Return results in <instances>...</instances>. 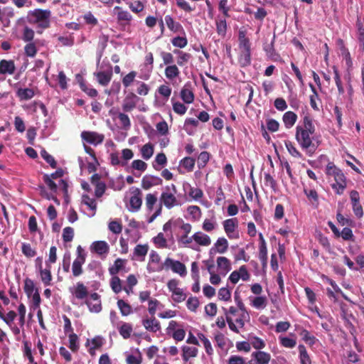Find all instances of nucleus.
<instances>
[{
	"instance_id": "obj_27",
	"label": "nucleus",
	"mask_w": 364,
	"mask_h": 364,
	"mask_svg": "<svg viewBox=\"0 0 364 364\" xmlns=\"http://www.w3.org/2000/svg\"><path fill=\"white\" fill-rule=\"evenodd\" d=\"M238 63L242 68L250 65L251 64V50H240Z\"/></svg>"
},
{
	"instance_id": "obj_55",
	"label": "nucleus",
	"mask_w": 364,
	"mask_h": 364,
	"mask_svg": "<svg viewBox=\"0 0 364 364\" xmlns=\"http://www.w3.org/2000/svg\"><path fill=\"white\" fill-rule=\"evenodd\" d=\"M41 157L48 163L50 164V166L53 168H55L57 166V162L55 160L54 157L49 154L45 149H43L41 151Z\"/></svg>"
},
{
	"instance_id": "obj_59",
	"label": "nucleus",
	"mask_w": 364,
	"mask_h": 364,
	"mask_svg": "<svg viewBox=\"0 0 364 364\" xmlns=\"http://www.w3.org/2000/svg\"><path fill=\"white\" fill-rule=\"evenodd\" d=\"M74 237V230L71 227H66L63 231V240L65 242H71Z\"/></svg>"
},
{
	"instance_id": "obj_3",
	"label": "nucleus",
	"mask_w": 364,
	"mask_h": 364,
	"mask_svg": "<svg viewBox=\"0 0 364 364\" xmlns=\"http://www.w3.org/2000/svg\"><path fill=\"white\" fill-rule=\"evenodd\" d=\"M168 269L171 268L172 271L175 273L180 274L181 276H184L186 274V267L184 264L181 262L180 261L173 260L171 258L167 257L163 265L159 267L156 269H151L149 268V272H156V271H161L163 269Z\"/></svg>"
},
{
	"instance_id": "obj_19",
	"label": "nucleus",
	"mask_w": 364,
	"mask_h": 364,
	"mask_svg": "<svg viewBox=\"0 0 364 364\" xmlns=\"http://www.w3.org/2000/svg\"><path fill=\"white\" fill-rule=\"evenodd\" d=\"M114 10L117 11V21L120 25L126 26L129 24V22L132 19V16L128 11L122 10L119 6H115Z\"/></svg>"
},
{
	"instance_id": "obj_16",
	"label": "nucleus",
	"mask_w": 364,
	"mask_h": 364,
	"mask_svg": "<svg viewBox=\"0 0 364 364\" xmlns=\"http://www.w3.org/2000/svg\"><path fill=\"white\" fill-rule=\"evenodd\" d=\"M274 41L275 35H273V36L272 37L271 42L269 43H265L263 46V49L269 58L274 61H277L280 58V56L274 49Z\"/></svg>"
},
{
	"instance_id": "obj_40",
	"label": "nucleus",
	"mask_w": 364,
	"mask_h": 364,
	"mask_svg": "<svg viewBox=\"0 0 364 364\" xmlns=\"http://www.w3.org/2000/svg\"><path fill=\"white\" fill-rule=\"evenodd\" d=\"M157 202V193H148L145 197V204L147 210L151 211L154 209V205Z\"/></svg>"
},
{
	"instance_id": "obj_6",
	"label": "nucleus",
	"mask_w": 364,
	"mask_h": 364,
	"mask_svg": "<svg viewBox=\"0 0 364 364\" xmlns=\"http://www.w3.org/2000/svg\"><path fill=\"white\" fill-rule=\"evenodd\" d=\"M81 137L83 141L95 146L102 144L105 139L103 134L90 131H83Z\"/></svg>"
},
{
	"instance_id": "obj_61",
	"label": "nucleus",
	"mask_w": 364,
	"mask_h": 364,
	"mask_svg": "<svg viewBox=\"0 0 364 364\" xmlns=\"http://www.w3.org/2000/svg\"><path fill=\"white\" fill-rule=\"evenodd\" d=\"M43 180L51 191H53V192L57 191L58 186L53 181V179L50 178V177L48 174H44L43 176Z\"/></svg>"
},
{
	"instance_id": "obj_13",
	"label": "nucleus",
	"mask_w": 364,
	"mask_h": 364,
	"mask_svg": "<svg viewBox=\"0 0 364 364\" xmlns=\"http://www.w3.org/2000/svg\"><path fill=\"white\" fill-rule=\"evenodd\" d=\"M161 183L162 179L155 176L145 175L141 179V187L144 190H149L151 187L161 185Z\"/></svg>"
},
{
	"instance_id": "obj_22",
	"label": "nucleus",
	"mask_w": 364,
	"mask_h": 364,
	"mask_svg": "<svg viewBox=\"0 0 364 364\" xmlns=\"http://www.w3.org/2000/svg\"><path fill=\"white\" fill-rule=\"evenodd\" d=\"M16 70L14 62L13 60H1L0 61V74L12 75Z\"/></svg>"
},
{
	"instance_id": "obj_62",
	"label": "nucleus",
	"mask_w": 364,
	"mask_h": 364,
	"mask_svg": "<svg viewBox=\"0 0 364 364\" xmlns=\"http://www.w3.org/2000/svg\"><path fill=\"white\" fill-rule=\"evenodd\" d=\"M173 300L175 302L180 303L183 301L186 298V294L183 293V289H178L172 292Z\"/></svg>"
},
{
	"instance_id": "obj_18",
	"label": "nucleus",
	"mask_w": 364,
	"mask_h": 364,
	"mask_svg": "<svg viewBox=\"0 0 364 364\" xmlns=\"http://www.w3.org/2000/svg\"><path fill=\"white\" fill-rule=\"evenodd\" d=\"M164 20L167 27L173 33H185L182 25L179 22L175 21L171 15H166L164 18Z\"/></svg>"
},
{
	"instance_id": "obj_21",
	"label": "nucleus",
	"mask_w": 364,
	"mask_h": 364,
	"mask_svg": "<svg viewBox=\"0 0 364 364\" xmlns=\"http://www.w3.org/2000/svg\"><path fill=\"white\" fill-rule=\"evenodd\" d=\"M127 260L117 258L112 266L109 268V272L112 276L117 275L120 271L124 270Z\"/></svg>"
},
{
	"instance_id": "obj_30",
	"label": "nucleus",
	"mask_w": 364,
	"mask_h": 364,
	"mask_svg": "<svg viewBox=\"0 0 364 364\" xmlns=\"http://www.w3.org/2000/svg\"><path fill=\"white\" fill-rule=\"evenodd\" d=\"M117 304L122 316H127L132 313L131 305L123 299H118Z\"/></svg>"
},
{
	"instance_id": "obj_60",
	"label": "nucleus",
	"mask_w": 364,
	"mask_h": 364,
	"mask_svg": "<svg viewBox=\"0 0 364 364\" xmlns=\"http://www.w3.org/2000/svg\"><path fill=\"white\" fill-rule=\"evenodd\" d=\"M266 304L267 299L264 296H257L252 301V305L256 309H264Z\"/></svg>"
},
{
	"instance_id": "obj_37",
	"label": "nucleus",
	"mask_w": 364,
	"mask_h": 364,
	"mask_svg": "<svg viewBox=\"0 0 364 364\" xmlns=\"http://www.w3.org/2000/svg\"><path fill=\"white\" fill-rule=\"evenodd\" d=\"M301 131H306L307 132H311V134H314L315 127L313 124L312 119L309 117V116H304L303 119V124L301 127Z\"/></svg>"
},
{
	"instance_id": "obj_49",
	"label": "nucleus",
	"mask_w": 364,
	"mask_h": 364,
	"mask_svg": "<svg viewBox=\"0 0 364 364\" xmlns=\"http://www.w3.org/2000/svg\"><path fill=\"white\" fill-rule=\"evenodd\" d=\"M196 161L192 157H185L181 161V165L188 171H192L195 166Z\"/></svg>"
},
{
	"instance_id": "obj_29",
	"label": "nucleus",
	"mask_w": 364,
	"mask_h": 364,
	"mask_svg": "<svg viewBox=\"0 0 364 364\" xmlns=\"http://www.w3.org/2000/svg\"><path fill=\"white\" fill-rule=\"evenodd\" d=\"M181 97L186 104H191L193 102L194 94L189 88H188L187 85H186L181 91Z\"/></svg>"
},
{
	"instance_id": "obj_52",
	"label": "nucleus",
	"mask_w": 364,
	"mask_h": 364,
	"mask_svg": "<svg viewBox=\"0 0 364 364\" xmlns=\"http://www.w3.org/2000/svg\"><path fill=\"white\" fill-rule=\"evenodd\" d=\"M342 171L336 167L333 163L329 162L326 168V173L329 177H336L337 173H340Z\"/></svg>"
},
{
	"instance_id": "obj_11",
	"label": "nucleus",
	"mask_w": 364,
	"mask_h": 364,
	"mask_svg": "<svg viewBox=\"0 0 364 364\" xmlns=\"http://www.w3.org/2000/svg\"><path fill=\"white\" fill-rule=\"evenodd\" d=\"M139 98L134 93L129 92L126 95L122 104V109L124 112L132 111L137 105Z\"/></svg>"
},
{
	"instance_id": "obj_31",
	"label": "nucleus",
	"mask_w": 364,
	"mask_h": 364,
	"mask_svg": "<svg viewBox=\"0 0 364 364\" xmlns=\"http://www.w3.org/2000/svg\"><path fill=\"white\" fill-rule=\"evenodd\" d=\"M252 356L255 357L257 364H268L271 358L270 354L264 351L254 352Z\"/></svg>"
},
{
	"instance_id": "obj_54",
	"label": "nucleus",
	"mask_w": 364,
	"mask_h": 364,
	"mask_svg": "<svg viewBox=\"0 0 364 364\" xmlns=\"http://www.w3.org/2000/svg\"><path fill=\"white\" fill-rule=\"evenodd\" d=\"M171 43L175 47L183 48L187 46L188 40L186 37L176 36L172 38Z\"/></svg>"
},
{
	"instance_id": "obj_7",
	"label": "nucleus",
	"mask_w": 364,
	"mask_h": 364,
	"mask_svg": "<svg viewBox=\"0 0 364 364\" xmlns=\"http://www.w3.org/2000/svg\"><path fill=\"white\" fill-rule=\"evenodd\" d=\"M70 293L75 299L77 300H84L90 296L87 287L82 282H77L76 285L70 289Z\"/></svg>"
},
{
	"instance_id": "obj_48",
	"label": "nucleus",
	"mask_w": 364,
	"mask_h": 364,
	"mask_svg": "<svg viewBox=\"0 0 364 364\" xmlns=\"http://www.w3.org/2000/svg\"><path fill=\"white\" fill-rule=\"evenodd\" d=\"M35 285L33 281L30 278H26L24 280L23 289L28 297H31L33 293Z\"/></svg>"
},
{
	"instance_id": "obj_1",
	"label": "nucleus",
	"mask_w": 364,
	"mask_h": 364,
	"mask_svg": "<svg viewBox=\"0 0 364 364\" xmlns=\"http://www.w3.org/2000/svg\"><path fill=\"white\" fill-rule=\"evenodd\" d=\"M51 11L48 9H36L28 12V22L36 24V32L41 34L50 26Z\"/></svg>"
},
{
	"instance_id": "obj_57",
	"label": "nucleus",
	"mask_w": 364,
	"mask_h": 364,
	"mask_svg": "<svg viewBox=\"0 0 364 364\" xmlns=\"http://www.w3.org/2000/svg\"><path fill=\"white\" fill-rule=\"evenodd\" d=\"M210 159V154L208 151H202L198 158V166L199 168H203L207 164Z\"/></svg>"
},
{
	"instance_id": "obj_32",
	"label": "nucleus",
	"mask_w": 364,
	"mask_h": 364,
	"mask_svg": "<svg viewBox=\"0 0 364 364\" xmlns=\"http://www.w3.org/2000/svg\"><path fill=\"white\" fill-rule=\"evenodd\" d=\"M182 358L184 361H188L190 358H195L198 355V349L195 347L183 346L182 348Z\"/></svg>"
},
{
	"instance_id": "obj_14",
	"label": "nucleus",
	"mask_w": 364,
	"mask_h": 364,
	"mask_svg": "<svg viewBox=\"0 0 364 364\" xmlns=\"http://www.w3.org/2000/svg\"><path fill=\"white\" fill-rule=\"evenodd\" d=\"M333 178L335 183L332 184V188L337 194L341 195L346 188V178L342 171L340 173H337V176Z\"/></svg>"
},
{
	"instance_id": "obj_33",
	"label": "nucleus",
	"mask_w": 364,
	"mask_h": 364,
	"mask_svg": "<svg viewBox=\"0 0 364 364\" xmlns=\"http://www.w3.org/2000/svg\"><path fill=\"white\" fill-rule=\"evenodd\" d=\"M299 358L301 364H311V359L306 351V349L304 345H299Z\"/></svg>"
},
{
	"instance_id": "obj_35",
	"label": "nucleus",
	"mask_w": 364,
	"mask_h": 364,
	"mask_svg": "<svg viewBox=\"0 0 364 364\" xmlns=\"http://www.w3.org/2000/svg\"><path fill=\"white\" fill-rule=\"evenodd\" d=\"M119 334L124 339H127L131 336L133 331L132 325L129 323H123L118 328Z\"/></svg>"
},
{
	"instance_id": "obj_43",
	"label": "nucleus",
	"mask_w": 364,
	"mask_h": 364,
	"mask_svg": "<svg viewBox=\"0 0 364 364\" xmlns=\"http://www.w3.org/2000/svg\"><path fill=\"white\" fill-rule=\"evenodd\" d=\"M110 287H111L112 291L116 294H118L120 291H122V281L119 277H117L116 275L112 276V277L110 280Z\"/></svg>"
},
{
	"instance_id": "obj_51",
	"label": "nucleus",
	"mask_w": 364,
	"mask_h": 364,
	"mask_svg": "<svg viewBox=\"0 0 364 364\" xmlns=\"http://www.w3.org/2000/svg\"><path fill=\"white\" fill-rule=\"evenodd\" d=\"M69 348L74 353L79 349L78 336L74 333L69 334Z\"/></svg>"
},
{
	"instance_id": "obj_12",
	"label": "nucleus",
	"mask_w": 364,
	"mask_h": 364,
	"mask_svg": "<svg viewBox=\"0 0 364 364\" xmlns=\"http://www.w3.org/2000/svg\"><path fill=\"white\" fill-rule=\"evenodd\" d=\"M161 204H164L168 209H171L178 205L177 198L173 193L162 192L160 197Z\"/></svg>"
},
{
	"instance_id": "obj_53",
	"label": "nucleus",
	"mask_w": 364,
	"mask_h": 364,
	"mask_svg": "<svg viewBox=\"0 0 364 364\" xmlns=\"http://www.w3.org/2000/svg\"><path fill=\"white\" fill-rule=\"evenodd\" d=\"M304 193L312 205H318V194L315 190L304 189Z\"/></svg>"
},
{
	"instance_id": "obj_34",
	"label": "nucleus",
	"mask_w": 364,
	"mask_h": 364,
	"mask_svg": "<svg viewBox=\"0 0 364 364\" xmlns=\"http://www.w3.org/2000/svg\"><path fill=\"white\" fill-rule=\"evenodd\" d=\"M165 76L168 80H173L180 75V70L176 65H170L165 68Z\"/></svg>"
},
{
	"instance_id": "obj_24",
	"label": "nucleus",
	"mask_w": 364,
	"mask_h": 364,
	"mask_svg": "<svg viewBox=\"0 0 364 364\" xmlns=\"http://www.w3.org/2000/svg\"><path fill=\"white\" fill-rule=\"evenodd\" d=\"M227 17L218 16L215 20L216 31L218 36L225 37L228 30Z\"/></svg>"
},
{
	"instance_id": "obj_8",
	"label": "nucleus",
	"mask_w": 364,
	"mask_h": 364,
	"mask_svg": "<svg viewBox=\"0 0 364 364\" xmlns=\"http://www.w3.org/2000/svg\"><path fill=\"white\" fill-rule=\"evenodd\" d=\"M129 205L132 211H138L141 208L142 205V193L138 188H132Z\"/></svg>"
},
{
	"instance_id": "obj_56",
	"label": "nucleus",
	"mask_w": 364,
	"mask_h": 364,
	"mask_svg": "<svg viewBox=\"0 0 364 364\" xmlns=\"http://www.w3.org/2000/svg\"><path fill=\"white\" fill-rule=\"evenodd\" d=\"M199 304H200L199 300L196 296H191L186 302L187 308L190 311H193V312H195L197 310V309L199 306Z\"/></svg>"
},
{
	"instance_id": "obj_5",
	"label": "nucleus",
	"mask_w": 364,
	"mask_h": 364,
	"mask_svg": "<svg viewBox=\"0 0 364 364\" xmlns=\"http://www.w3.org/2000/svg\"><path fill=\"white\" fill-rule=\"evenodd\" d=\"M84 304L87 305L91 313H100L102 309L100 296L97 292L90 294Z\"/></svg>"
},
{
	"instance_id": "obj_26",
	"label": "nucleus",
	"mask_w": 364,
	"mask_h": 364,
	"mask_svg": "<svg viewBox=\"0 0 364 364\" xmlns=\"http://www.w3.org/2000/svg\"><path fill=\"white\" fill-rule=\"evenodd\" d=\"M16 96L21 101H26L35 96V92L32 88H19L16 90Z\"/></svg>"
},
{
	"instance_id": "obj_10",
	"label": "nucleus",
	"mask_w": 364,
	"mask_h": 364,
	"mask_svg": "<svg viewBox=\"0 0 364 364\" xmlns=\"http://www.w3.org/2000/svg\"><path fill=\"white\" fill-rule=\"evenodd\" d=\"M141 323L145 329L149 332L156 333L161 330V323L154 316L144 318Z\"/></svg>"
},
{
	"instance_id": "obj_47",
	"label": "nucleus",
	"mask_w": 364,
	"mask_h": 364,
	"mask_svg": "<svg viewBox=\"0 0 364 364\" xmlns=\"http://www.w3.org/2000/svg\"><path fill=\"white\" fill-rule=\"evenodd\" d=\"M117 117L119 120L122 127L124 129L128 130L130 129L131 122H130V119L127 114H126L124 113L119 112L117 114Z\"/></svg>"
},
{
	"instance_id": "obj_2",
	"label": "nucleus",
	"mask_w": 364,
	"mask_h": 364,
	"mask_svg": "<svg viewBox=\"0 0 364 364\" xmlns=\"http://www.w3.org/2000/svg\"><path fill=\"white\" fill-rule=\"evenodd\" d=\"M297 141H299L302 150L309 156H311L319 145V140L316 138L311 132H301L299 138V130L297 129Z\"/></svg>"
},
{
	"instance_id": "obj_63",
	"label": "nucleus",
	"mask_w": 364,
	"mask_h": 364,
	"mask_svg": "<svg viewBox=\"0 0 364 364\" xmlns=\"http://www.w3.org/2000/svg\"><path fill=\"white\" fill-rule=\"evenodd\" d=\"M154 242L160 248L167 247V241L162 232H159L157 236L154 238Z\"/></svg>"
},
{
	"instance_id": "obj_50",
	"label": "nucleus",
	"mask_w": 364,
	"mask_h": 364,
	"mask_svg": "<svg viewBox=\"0 0 364 364\" xmlns=\"http://www.w3.org/2000/svg\"><path fill=\"white\" fill-rule=\"evenodd\" d=\"M149 251V245H137L134 249V255L136 257H144Z\"/></svg>"
},
{
	"instance_id": "obj_15",
	"label": "nucleus",
	"mask_w": 364,
	"mask_h": 364,
	"mask_svg": "<svg viewBox=\"0 0 364 364\" xmlns=\"http://www.w3.org/2000/svg\"><path fill=\"white\" fill-rule=\"evenodd\" d=\"M223 228L225 233L229 238H235L232 235L235 232L236 228L238 227V220L236 218L227 219L223 221Z\"/></svg>"
},
{
	"instance_id": "obj_64",
	"label": "nucleus",
	"mask_w": 364,
	"mask_h": 364,
	"mask_svg": "<svg viewBox=\"0 0 364 364\" xmlns=\"http://www.w3.org/2000/svg\"><path fill=\"white\" fill-rule=\"evenodd\" d=\"M25 54L28 57H34L37 53V48L33 43H29L24 47Z\"/></svg>"
},
{
	"instance_id": "obj_46",
	"label": "nucleus",
	"mask_w": 364,
	"mask_h": 364,
	"mask_svg": "<svg viewBox=\"0 0 364 364\" xmlns=\"http://www.w3.org/2000/svg\"><path fill=\"white\" fill-rule=\"evenodd\" d=\"M198 337L200 340V341L203 343L204 348L205 349L206 353L209 355H213V349L212 348L210 341L203 333H198Z\"/></svg>"
},
{
	"instance_id": "obj_36",
	"label": "nucleus",
	"mask_w": 364,
	"mask_h": 364,
	"mask_svg": "<svg viewBox=\"0 0 364 364\" xmlns=\"http://www.w3.org/2000/svg\"><path fill=\"white\" fill-rule=\"evenodd\" d=\"M112 74L111 72H99L96 74V77L97 79L98 82L103 85L106 86L107 85L111 79H112Z\"/></svg>"
},
{
	"instance_id": "obj_45",
	"label": "nucleus",
	"mask_w": 364,
	"mask_h": 364,
	"mask_svg": "<svg viewBox=\"0 0 364 364\" xmlns=\"http://www.w3.org/2000/svg\"><path fill=\"white\" fill-rule=\"evenodd\" d=\"M141 156L144 159H149L154 154V146L151 144L148 143L144 145L141 149Z\"/></svg>"
},
{
	"instance_id": "obj_23",
	"label": "nucleus",
	"mask_w": 364,
	"mask_h": 364,
	"mask_svg": "<svg viewBox=\"0 0 364 364\" xmlns=\"http://www.w3.org/2000/svg\"><path fill=\"white\" fill-rule=\"evenodd\" d=\"M193 238L194 242L200 246H208L211 243L210 237L200 231L195 232L193 235Z\"/></svg>"
},
{
	"instance_id": "obj_17",
	"label": "nucleus",
	"mask_w": 364,
	"mask_h": 364,
	"mask_svg": "<svg viewBox=\"0 0 364 364\" xmlns=\"http://www.w3.org/2000/svg\"><path fill=\"white\" fill-rule=\"evenodd\" d=\"M38 269L42 282L44 284L45 286H50L51 284V281L53 278L50 270V264L46 262V268L43 269L42 264H40L38 266Z\"/></svg>"
},
{
	"instance_id": "obj_58",
	"label": "nucleus",
	"mask_w": 364,
	"mask_h": 364,
	"mask_svg": "<svg viewBox=\"0 0 364 364\" xmlns=\"http://www.w3.org/2000/svg\"><path fill=\"white\" fill-rule=\"evenodd\" d=\"M264 183L266 186L270 187L274 191L276 190L277 183L274 178L271 176L269 173H264Z\"/></svg>"
},
{
	"instance_id": "obj_28",
	"label": "nucleus",
	"mask_w": 364,
	"mask_h": 364,
	"mask_svg": "<svg viewBox=\"0 0 364 364\" xmlns=\"http://www.w3.org/2000/svg\"><path fill=\"white\" fill-rule=\"evenodd\" d=\"M299 336L301 341L310 347L315 344L317 341L316 338L312 335L309 331L305 329H302L299 331Z\"/></svg>"
},
{
	"instance_id": "obj_38",
	"label": "nucleus",
	"mask_w": 364,
	"mask_h": 364,
	"mask_svg": "<svg viewBox=\"0 0 364 364\" xmlns=\"http://www.w3.org/2000/svg\"><path fill=\"white\" fill-rule=\"evenodd\" d=\"M217 265L218 269H221L224 273L229 272L231 269L230 262L225 257H218Z\"/></svg>"
},
{
	"instance_id": "obj_4",
	"label": "nucleus",
	"mask_w": 364,
	"mask_h": 364,
	"mask_svg": "<svg viewBox=\"0 0 364 364\" xmlns=\"http://www.w3.org/2000/svg\"><path fill=\"white\" fill-rule=\"evenodd\" d=\"M77 257L72 264V272L75 277L80 276L83 273L82 265L85 262L86 253L80 245L77 247Z\"/></svg>"
},
{
	"instance_id": "obj_42",
	"label": "nucleus",
	"mask_w": 364,
	"mask_h": 364,
	"mask_svg": "<svg viewBox=\"0 0 364 364\" xmlns=\"http://www.w3.org/2000/svg\"><path fill=\"white\" fill-rule=\"evenodd\" d=\"M22 253L28 258L33 257L36 255V250L33 248L29 243L23 242L21 245Z\"/></svg>"
},
{
	"instance_id": "obj_9",
	"label": "nucleus",
	"mask_w": 364,
	"mask_h": 364,
	"mask_svg": "<svg viewBox=\"0 0 364 364\" xmlns=\"http://www.w3.org/2000/svg\"><path fill=\"white\" fill-rule=\"evenodd\" d=\"M91 252L97 254L102 259H105L109 252V246L102 240L94 242L90 247Z\"/></svg>"
},
{
	"instance_id": "obj_41",
	"label": "nucleus",
	"mask_w": 364,
	"mask_h": 364,
	"mask_svg": "<svg viewBox=\"0 0 364 364\" xmlns=\"http://www.w3.org/2000/svg\"><path fill=\"white\" fill-rule=\"evenodd\" d=\"M338 45L340 47L341 55L343 58L346 61L348 65L351 64L350 55L348 50L346 48L342 40H338Z\"/></svg>"
},
{
	"instance_id": "obj_39",
	"label": "nucleus",
	"mask_w": 364,
	"mask_h": 364,
	"mask_svg": "<svg viewBox=\"0 0 364 364\" xmlns=\"http://www.w3.org/2000/svg\"><path fill=\"white\" fill-rule=\"evenodd\" d=\"M296 122V114L293 112L289 111L283 115V122L287 128L293 127Z\"/></svg>"
},
{
	"instance_id": "obj_25",
	"label": "nucleus",
	"mask_w": 364,
	"mask_h": 364,
	"mask_svg": "<svg viewBox=\"0 0 364 364\" xmlns=\"http://www.w3.org/2000/svg\"><path fill=\"white\" fill-rule=\"evenodd\" d=\"M228 249V242L225 237H219L214 245V247L210 249V252L214 251L220 254L225 253Z\"/></svg>"
},
{
	"instance_id": "obj_44",
	"label": "nucleus",
	"mask_w": 364,
	"mask_h": 364,
	"mask_svg": "<svg viewBox=\"0 0 364 364\" xmlns=\"http://www.w3.org/2000/svg\"><path fill=\"white\" fill-rule=\"evenodd\" d=\"M82 203L87 205L92 211V216H94L97 210V203L94 198H90L87 195L82 196Z\"/></svg>"
},
{
	"instance_id": "obj_20",
	"label": "nucleus",
	"mask_w": 364,
	"mask_h": 364,
	"mask_svg": "<svg viewBox=\"0 0 364 364\" xmlns=\"http://www.w3.org/2000/svg\"><path fill=\"white\" fill-rule=\"evenodd\" d=\"M259 259L262 262L263 265H265L267 262V249L266 242L264 239V237L262 233L259 234Z\"/></svg>"
}]
</instances>
